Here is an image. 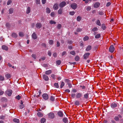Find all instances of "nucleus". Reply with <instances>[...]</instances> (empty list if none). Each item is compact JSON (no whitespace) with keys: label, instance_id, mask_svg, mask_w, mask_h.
Masks as SVG:
<instances>
[{"label":"nucleus","instance_id":"nucleus-1","mask_svg":"<svg viewBox=\"0 0 123 123\" xmlns=\"http://www.w3.org/2000/svg\"><path fill=\"white\" fill-rule=\"evenodd\" d=\"M122 117L121 115L120 114H119L117 116H115L114 119L116 121H118L119 120V118H121Z\"/></svg>","mask_w":123,"mask_h":123},{"label":"nucleus","instance_id":"nucleus-2","mask_svg":"<svg viewBox=\"0 0 123 123\" xmlns=\"http://www.w3.org/2000/svg\"><path fill=\"white\" fill-rule=\"evenodd\" d=\"M70 6L73 9H75L76 8L77 5L75 3H73Z\"/></svg>","mask_w":123,"mask_h":123},{"label":"nucleus","instance_id":"nucleus-3","mask_svg":"<svg viewBox=\"0 0 123 123\" xmlns=\"http://www.w3.org/2000/svg\"><path fill=\"white\" fill-rule=\"evenodd\" d=\"M109 50L110 52L113 53L115 50V48L113 46V45H111L109 48Z\"/></svg>","mask_w":123,"mask_h":123},{"label":"nucleus","instance_id":"nucleus-4","mask_svg":"<svg viewBox=\"0 0 123 123\" xmlns=\"http://www.w3.org/2000/svg\"><path fill=\"white\" fill-rule=\"evenodd\" d=\"M6 93L7 95L9 96H11L12 93V91L11 90H7L6 92Z\"/></svg>","mask_w":123,"mask_h":123},{"label":"nucleus","instance_id":"nucleus-5","mask_svg":"<svg viewBox=\"0 0 123 123\" xmlns=\"http://www.w3.org/2000/svg\"><path fill=\"white\" fill-rule=\"evenodd\" d=\"M66 5V3L65 1H63L59 5L60 7L62 8L64 6Z\"/></svg>","mask_w":123,"mask_h":123},{"label":"nucleus","instance_id":"nucleus-6","mask_svg":"<svg viewBox=\"0 0 123 123\" xmlns=\"http://www.w3.org/2000/svg\"><path fill=\"white\" fill-rule=\"evenodd\" d=\"M48 117L50 118H53L55 117V115L53 113H50L48 114Z\"/></svg>","mask_w":123,"mask_h":123},{"label":"nucleus","instance_id":"nucleus-7","mask_svg":"<svg viewBox=\"0 0 123 123\" xmlns=\"http://www.w3.org/2000/svg\"><path fill=\"white\" fill-rule=\"evenodd\" d=\"M90 55V53H85L83 55L84 58L85 60L87 59Z\"/></svg>","mask_w":123,"mask_h":123},{"label":"nucleus","instance_id":"nucleus-8","mask_svg":"<svg viewBox=\"0 0 123 123\" xmlns=\"http://www.w3.org/2000/svg\"><path fill=\"white\" fill-rule=\"evenodd\" d=\"M43 98L45 100H47L49 98V95L46 94L44 93L43 95Z\"/></svg>","mask_w":123,"mask_h":123},{"label":"nucleus","instance_id":"nucleus-9","mask_svg":"<svg viewBox=\"0 0 123 123\" xmlns=\"http://www.w3.org/2000/svg\"><path fill=\"white\" fill-rule=\"evenodd\" d=\"M82 96V94L81 93H77L76 95V97L77 98H80Z\"/></svg>","mask_w":123,"mask_h":123},{"label":"nucleus","instance_id":"nucleus-10","mask_svg":"<svg viewBox=\"0 0 123 123\" xmlns=\"http://www.w3.org/2000/svg\"><path fill=\"white\" fill-rule=\"evenodd\" d=\"M36 27L38 29H40L42 26V25L40 23H37L36 25Z\"/></svg>","mask_w":123,"mask_h":123},{"label":"nucleus","instance_id":"nucleus-11","mask_svg":"<svg viewBox=\"0 0 123 123\" xmlns=\"http://www.w3.org/2000/svg\"><path fill=\"white\" fill-rule=\"evenodd\" d=\"M58 5L57 3H55L54 5L53 8L55 10H57V9L58 8Z\"/></svg>","mask_w":123,"mask_h":123},{"label":"nucleus","instance_id":"nucleus-12","mask_svg":"<svg viewBox=\"0 0 123 123\" xmlns=\"http://www.w3.org/2000/svg\"><path fill=\"white\" fill-rule=\"evenodd\" d=\"M5 76L7 79L10 78L11 77V75L10 74L7 73H6Z\"/></svg>","mask_w":123,"mask_h":123},{"label":"nucleus","instance_id":"nucleus-13","mask_svg":"<svg viewBox=\"0 0 123 123\" xmlns=\"http://www.w3.org/2000/svg\"><path fill=\"white\" fill-rule=\"evenodd\" d=\"M32 38L34 39H36L37 38V37L35 32H34L32 35Z\"/></svg>","mask_w":123,"mask_h":123},{"label":"nucleus","instance_id":"nucleus-14","mask_svg":"<svg viewBox=\"0 0 123 123\" xmlns=\"http://www.w3.org/2000/svg\"><path fill=\"white\" fill-rule=\"evenodd\" d=\"M43 77L44 79L46 81H47L49 80V78L48 76L45 74L43 75Z\"/></svg>","mask_w":123,"mask_h":123},{"label":"nucleus","instance_id":"nucleus-15","mask_svg":"<svg viewBox=\"0 0 123 123\" xmlns=\"http://www.w3.org/2000/svg\"><path fill=\"white\" fill-rule=\"evenodd\" d=\"M117 106V104L114 103H112L111 105V107L112 108H114L116 107Z\"/></svg>","mask_w":123,"mask_h":123},{"label":"nucleus","instance_id":"nucleus-16","mask_svg":"<svg viewBox=\"0 0 123 123\" xmlns=\"http://www.w3.org/2000/svg\"><path fill=\"white\" fill-rule=\"evenodd\" d=\"M2 48L3 49L6 50H8V48L5 45H3L2 46Z\"/></svg>","mask_w":123,"mask_h":123},{"label":"nucleus","instance_id":"nucleus-17","mask_svg":"<svg viewBox=\"0 0 123 123\" xmlns=\"http://www.w3.org/2000/svg\"><path fill=\"white\" fill-rule=\"evenodd\" d=\"M100 5V4L99 2H96L94 4V7H95L97 8Z\"/></svg>","mask_w":123,"mask_h":123},{"label":"nucleus","instance_id":"nucleus-18","mask_svg":"<svg viewBox=\"0 0 123 123\" xmlns=\"http://www.w3.org/2000/svg\"><path fill=\"white\" fill-rule=\"evenodd\" d=\"M92 49V46L91 45H88L86 49V50L87 51H88Z\"/></svg>","mask_w":123,"mask_h":123},{"label":"nucleus","instance_id":"nucleus-19","mask_svg":"<svg viewBox=\"0 0 123 123\" xmlns=\"http://www.w3.org/2000/svg\"><path fill=\"white\" fill-rule=\"evenodd\" d=\"M52 73V71L51 70H49L45 71V74L47 75H49Z\"/></svg>","mask_w":123,"mask_h":123},{"label":"nucleus","instance_id":"nucleus-20","mask_svg":"<svg viewBox=\"0 0 123 123\" xmlns=\"http://www.w3.org/2000/svg\"><path fill=\"white\" fill-rule=\"evenodd\" d=\"M96 24L99 26H100L101 25V23L99 20H98L96 21Z\"/></svg>","mask_w":123,"mask_h":123},{"label":"nucleus","instance_id":"nucleus-21","mask_svg":"<svg viewBox=\"0 0 123 123\" xmlns=\"http://www.w3.org/2000/svg\"><path fill=\"white\" fill-rule=\"evenodd\" d=\"M58 115L60 117H62L63 116V113L61 111H59L58 113Z\"/></svg>","mask_w":123,"mask_h":123},{"label":"nucleus","instance_id":"nucleus-22","mask_svg":"<svg viewBox=\"0 0 123 123\" xmlns=\"http://www.w3.org/2000/svg\"><path fill=\"white\" fill-rule=\"evenodd\" d=\"M88 97L89 94L88 93H86L84 95V98L86 99L88 98Z\"/></svg>","mask_w":123,"mask_h":123},{"label":"nucleus","instance_id":"nucleus-23","mask_svg":"<svg viewBox=\"0 0 123 123\" xmlns=\"http://www.w3.org/2000/svg\"><path fill=\"white\" fill-rule=\"evenodd\" d=\"M37 115L39 117H42L43 116V114L40 112H38L37 113Z\"/></svg>","mask_w":123,"mask_h":123},{"label":"nucleus","instance_id":"nucleus-24","mask_svg":"<svg viewBox=\"0 0 123 123\" xmlns=\"http://www.w3.org/2000/svg\"><path fill=\"white\" fill-rule=\"evenodd\" d=\"M13 121L14 122L17 123H18L19 122V119L16 118L14 119L13 120Z\"/></svg>","mask_w":123,"mask_h":123},{"label":"nucleus","instance_id":"nucleus-25","mask_svg":"<svg viewBox=\"0 0 123 123\" xmlns=\"http://www.w3.org/2000/svg\"><path fill=\"white\" fill-rule=\"evenodd\" d=\"M13 9L10 8L9 10V14H11L13 12Z\"/></svg>","mask_w":123,"mask_h":123},{"label":"nucleus","instance_id":"nucleus-26","mask_svg":"<svg viewBox=\"0 0 123 123\" xmlns=\"http://www.w3.org/2000/svg\"><path fill=\"white\" fill-rule=\"evenodd\" d=\"M31 9L30 7H28L26 10V13L27 14H28L30 12Z\"/></svg>","mask_w":123,"mask_h":123},{"label":"nucleus","instance_id":"nucleus-27","mask_svg":"<svg viewBox=\"0 0 123 123\" xmlns=\"http://www.w3.org/2000/svg\"><path fill=\"white\" fill-rule=\"evenodd\" d=\"M58 13L59 14H61L62 13V9H60L58 11Z\"/></svg>","mask_w":123,"mask_h":123},{"label":"nucleus","instance_id":"nucleus-28","mask_svg":"<svg viewBox=\"0 0 123 123\" xmlns=\"http://www.w3.org/2000/svg\"><path fill=\"white\" fill-rule=\"evenodd\" d=\"M63 121L65 123H66L68 121V118L65 117L63 119Z\"/></svg>","mask_w":123,"mask_h":123},{"label":"nucleus","instance_id":"nucleus-29","mask_svg":"<svg viewBox=\"0 0 123 123\" xmlns=\"http://www.w3.org/2000/svg\"><path fill=\"white\" fill-rule=\"evenodd\" d=\"M12 36L14 38H16L17 37V34L15 33H12Z\"/></svg>","mask_w":123,"mask_h":123},{"label":"nucleus","instance_id":"nucleus-30","mask_svg":"<svg viewBox=\"0 0 123 123\" xmlns=\"http://www.w3.org/2000/svg\"><path fill=\"white\" fill-rule=\"evenodd\" d=\"M49 23L51 25L53 24H55L56 23V22L53 20H51L50 21Z\"/></svg>","mask_w":123,"mask_h":123},{"label":"nucleus","instance_id":"nucleus-31","mask_svg":"<svg viewBox=\"0 0 123 123\" xmlns=\"http://www.w3.org/2000/svg\"><path fill=\"white\" fill-rule=\"evenodd\" d=\"M98 30V29L96 27H95L92 30V31L94 32L95 31H97Z\"/></svg>","mask_w":123,"mask_h":123},{"label":"nucleus","instance_id":"nucleus-32","mask_svg":"<svg viewBox=\"0 0 123 123\" xmlns=\"http://www.w3.org/2000/svg\"><path fill=\"white\" fill-rule=\"evenodd\" d=\"M89 39V37L87 36H86L83 38V40L84 41H86L88 40Z\"/></svg>","mask_w":123,"mask_h":123},{"label":"nucleus","instance_id":"nucleus-33","mask_svg":"<svg viewBox=\"0 0 123 123\" xmlns=\"http://www.w3.org/2000/svg\"><path fill=\"white\" fill-rule=\"evenodd\" d=\"M74 104L76 105H79L80 104V102L78 101H76L75 102Z\"/></svg>","mask_w":123,"mask_h":123},{"label":"nucleus","instance_id":"nucleus-34","mask_svg":"<svg viewBox=\"0 0 123 123\" xmlns=\"http://www.w3.org/2000/svg\"><path fill=\"white\" fill-rule=\"evenodd\" d=\"M46 12L48 13H49L50 12V9L48 7L46 8Z\"/></svg>","mask_w":123,"mask_h":123},{"label":"nucleus","instance_id":"nucleus-35","mask_svg":"<svg viewBox=\"0 0 123 123\" xmlns=\"http://www.w3.org/2000/svg\"><path fill=\"white\" fill-rule=\"evenodd\" d=\"M45 121V119L44 118H42L41 120V123H44Z\"/></svg>","mask_w":123,"mask_h":123},{"label":"nucleus","instance_id":"nucleus-36","mask_svg":"<svg viewBox=\"0 0 123 123\" xmlns=\"http://www.w3.org/2000/svg\"><path fill=\"white\" fill-rule=\"evenodd\" d=\"M67 54L66 52L65 51L63 52L62 54V56L65 57L66 55Z\"/></svg>","mask_w":123,"mask_h":123},{"label":"nucleus","instance_id":"nucleus-37","mask_svg":"<svg viewBox=\"0 0 123 123\" xmlns=\"http://www.w3.org/2000/svg\"><path fill=\"white\" fill-rule=\"evenodd\" d=\"M82 18L80 16H78L77 18V21H80L81 19Z\"/></svg>","mask_w":123,"mask_h":123},{"label":"nucleus","instance_id":"nucleus-38","mask_svg":"<svg viewBox=\"0 0 123 123\" xmlns=\"http://www.w3.org/2000/svg\"><path fill=\"white\" fill-rule=\"evenodd\" d=\"M102 28L103 30H105L106 28V27L104 24H103L102 25Z\"/></svg>","mask_w":123,"mask_h":123},{"label":"nucleus","instance_id":"nucleus-39","mask_svg":"<svg viewBox=\"0 0 123 123\" xmlns=\"http://www.w3.org/2000/svg\"><path fill=\"white\" fill-rule=\"evenodd\" d=\"M100 37V34H98L96 35L95 37V38H99Z\"/></svg>","mask_w":123,"mask_h":123},{"label":"nucleus","instance_id":"nucleus-40","mask_svg":"<svg viewBox=\"0 0 123 123\" xmlns=\"http://www.w3.org/2000/svg\"><path fill=\"white\" fill-rule=\"evenodd\" d=\"M91 8L90 6H87L86 7V10L87 11H89L90 10Z\"/></svg>","mask_w":123,"mask_h":123},{"label":"nucleus","instance_id":"nucleus-41","mask_svg":"<svg viewBox=\"0 0 123 123\" xmlns=\"http://www.w3.org/2000/svg\"><path fill=\"white\" fill-rule=\"evenodd\" d=\"M4 80V77L1 75H0V81H3Z\"/></svg>","mask_w":123,"mask_h":123},{"label":"nucleus","instance_id":"nucleus-42","mask_svg":"<svg viewBox=\"0 0 123 123\" xmlns=\"http://www.w3.org/2000/svg\"><path fill=\"white\" fill-rule=\"evenodd\" d=\"M56 63L57 64L59 65L61 64V62L60 60H58L56 61Z\"/></svg>","mask_w":123,"mask_h":123},{"label":"nucleus","instance_id":"nucleus-43","mask_svg":"<svg viewBox=\"0 0 123 123\" xmlns=\"http://www.w3.org/2000/svg\"><path fill=\"white\" fill-rule=\"evenodd\" d=\"M65 83L63 82H62L61 83V85L60 86V87L62 88L64 85Z\"/></svg>","mask_w":123,"mask_h":123},{"label":"nucleus","instance_id":"nucleus-44","mask_svg":"<svg viewBox=\"0 0 123 123\" xmlns=\"http://www.w3.org/2000/svg\"><path fill=\"white\" fill-rule=\"evenodd\" d=\"M49 43L50 45H52L54 43L53 41L52 40H49Z\"/></svg>","mask_w":123,"mask_h":123},{"label":"nucleus","instance_id":"nucleus-45","mask_svg":"<svg viewBox=\"0 0 123 123\" xmlns=\"http://www.w3.org/2000/svg\"><path fill=\"white\" fill-rule=\"evenodd\" d=\"M62 27L61 25L60 24H58L57 25V28L59 30L61 29Z\"/></svg>","mask_w":123,"mask_h":123},{"label":"nucleus","instance_id":"nucleus-46","mask_svg":"<svg viewBox=\"0 0 123 123\" xmlns=\"http://www.w3.org/2000/svg\"><path fill=\"white\" fill-rule=\"evenodd\" d=\"M55 99V98L53 96H51L50 98V100L51 101H53Z\"/></svg>","mask_w":123,"mask_h":123},{"label":"nucleus","instance_id":"nucleus-47","mask_svg":"<svg viewBox=\"0 0 123 123\" xmlns=\"http://www.w3.org/2000/svg\"><path fill=\"white\" fill-rule=\"evenodd\" d=\"M75 13V12L74 11H71L69 12V14L71 15H73Z\"/></svg>","mask_w":123,"mask_h":123},{"label":"nucleus","instance_id":"nucleus-48","mask_svg":"<svg viewBox=\"0 0 123 123\" xmlns=\"http://www.w3.org/2000/svg\"><path fill=\"white\" fill-rule=\"evenodd\" d=\"M19 35L21 37H23L24 35L23 33L22 32H19Z\"/></svg>","mask_w":123,"mask_h":123},{"label":"nucleus","instance_id":"nucleus-49","mask_svg":"<svg viewBox=\"0 0 123 123\" xmlns=\"http://www.w3.org/2000/svg\"><path fill=\"white\" fill-rule=\"evenodd\" d=\"M54 86L57 88H58L59 87L58 83H55L54 84Z\"/></svg>","mask_w":123,"mask_h":123},{"label":"nucleus","instance_id":"nucleus-50","mask_svg":"<svg viewBox=\"0 0 123 123\" xmlns=\"http://www.w3.org/2000/svg\"><path fill=\"white\" fill-rule=\"evenodd\" d=\"M80 59V57L78 56H76L75 58V60L76 61H78Z\"/></svg>","mask_w":123,"mask_h":123},{"label":"nucleus","instance_id":"nucleus-51","mask_svg":"<svg viewBox=\"0 0 123 123\" xmlns=\"http://www.w3.org/2000/svg\"><path fill=\"white\" fill-rule=\"evenodd\" d=\"M12 2V1L11 0H9L7 2V5H9Z\"/></svg>","mask_w":123,"mask_h":123},{"label":"nucleus","instance_id":"nucleus-52","mask_svg":"<svg viewBox=\"0 0 123 123\" xmlns=\"http://www.w3.org/2000/svg\"><path fill=\"white\" fill-rule=\"evenodd\" d=\"M31 56L34 59H36V55L35 54H33L31 55Z\"/></svg>","mask_w":123,"mask_h":123},{"label":"nucleus","instance_id":"nucleus-53","mask_svg":"<svg viewBox=\"0 0 123 123\" xmlns=\"http://www.w3.org/2000/svg\"><path fill=\"white\" fill-rule=\"evenodd\" d=\"M21 97L19 95H18L16 97V98L18 100H20L21 99Z\"/></svg>","mask_w":123,"mask_h":123},{"label":"nucleus","instance_id":"nucleus-54","mask_svg":"<svg viewBox=\"0 0 123 123\" xmlns=\"http://www.w3.org/2000/svg\"><path fill=\"white\" fill-rule=\"evenodd\" d=\"M76 31L78 32H80L82 31V29L80 28H78L77 29Z\"/></svg>","mask_w":123,"mask_h":123},{"label":"nucleus","instance_id":"nucleus-55","mask_svg":"<svg viewBox=\"0 0 123 123\" xmlns=\"http://www.w3.org/2000/svg\"><path fill=\"white\" fill-rule=\"evenodd\" d=\"M70 53L73 55H74L75 54V52L74 51H71Z\"/></svg>","mask_w":123,"mask_h":123},{"label":"nucleus","instance_id":"nucleus-56","mask_svg":"<svg viewBox=\"0 0 123 123\" xmlns=\"http://www.w3.org/2000/svg\"><path fill=\"white\" fill-rule=\"evenodd\" d=\"M5 117V116H1L0 117V119L2 120L4 119Z\"/></svg>","mask_w":123,"mask_h":123},{"label":"nucleus","instance_id":"nucleus-57","mask_svg":"<svg viewBox=\"0 0 123 123\" xmlns=\"http://www.w3.org/2000/svg\"><path fill=\"white\" fill-rule=\"evenodd\" d=\"M51 77H52L53 79H55V74H52L51 75Z\"/></svg>","mask_w":123,"mask_h":123},{"label":"nucleus","instance_id":"nucleus-58","mask_svg":"<svg viewBox=\"0 0 123 123\" xmlns=\"http://www.w3.org/2000/svg\"><path fill=\"white\" fill-rule=\"evenodd\" d=\"M75 95V93H73L71 94V97L73 98H74Z\"/></svg>","mask_w":123,"mask_h":123},{"label":"nucleus","instance_id":"nucleus-59","mask_svg":"<svg viewBox=\"0 0 123 123\" xmlns=\"http://www.w3.org/2000/svg\"><path fill=\"white\" fill-rule=\"evenodd\" d=\"M45 59V57H43L39 60V61H43Z\"/></svg>","mask_w":123,"mask_h":123},{"label":"nucleus","instance_id":"nucleus-60","mask_svg":"<svg viewBox=\"0 0 123 123\" xmlns=\"http://www.w3.org/2000/svg\"><path fill=\"white\" fill-rule=\"evenodd\" d=\"M56 46L57 47H59L60 45V43L58 41L57 42Z\"/></svg>","mask_w":123,"mask_h":123},{"label":"nucleus","instance_id":"nucleus-61","mask_svg":"<svg viewBox=\"0 0 123 123\" xmlns=\"http://www.w3.org/2000/svg\"><path fill=\"white\" fill-rule=\"evenodd\" d=\"M80 87L82 88V89H85L86 88V87L85 86H83L80 85Z\"/></svg>","mask_w":123,"mask_h":123},{"label":"nucleus","instance_id":"nucleus-62","mask_svg":"<svg viewBox=\"0 0 123 123\" xmlns=\"http://www.w3.org/2000/svg\"><path fill=\"white\" fill-rule=\"evenodd\" d=\"M68 86L70 88H71L72 87V85L71 83H68Z\"/></svg>","mask_w":123,"mask_h":123},{"label":"nucleus","instance_id":"nucleus-63","mask_svg":"<svg viewBox=\"0 0 123 123\" xmlns=\"http://www.w3.org/2000/svg\"><path fill=\"white\" fill-rule=\"evenodd\" d=\"M98 14L100 15H102L104 14V13L102 12H98Z\"/></svg>","mask_w":123,"mask_h":123},{"label":"nucleus","instance_id":"nucleus-64","mask_svg":"<svg viewBox=\"0 0 123 123\" xmlns=\"http://www.w3.org/2000/svg\"><path fill=\"white\" fill-rule=\"evenodd\" d=\"M24 107V105H21L19 106L20 108L21 109L23 108Z\"/></svg>","mask_w":123,"mask_h":123}]
</instances>
